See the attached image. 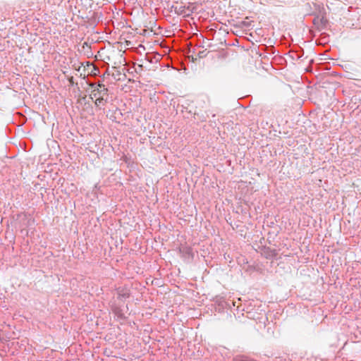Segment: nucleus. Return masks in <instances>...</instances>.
<instances>
[{
  "instance_id": "obj_1",
  "label": "nucleus",
  "mask_w": 361,
  "mask_h": 361,
  "mask_svg": "<svg viewBox=\"0 0 361 361\" xmlns=\"http://www.w3.org/2000/svg\"><path fill=\"white\" fill-rule=\"evenodd\" d=\"M179 251L182 256L187 259H192L194 257L192 248L188 245H182L179 248Z\"/></svg>"
},
{
  "instance_id": "obj_2",
  "label": "nucleus",
  "mask_w": 361,
  "mask_h": 361,
  "mask_svg": "<svg viewBox=\"0 0 361 361\" xmlns=\"http://www.w3.org/2000/svg\"><path fill=\"white\" fill-rule=\"evenodd\" d=\"M88 85L93 89L91 94L90 95V98L91 99H93L94 97H97V93H96V91H97L99 88L103 89L104 87H106V86L100 82H90Z\"/></svg>"
},
{
  "instance_id": "obj_3",
  "label": "nucleus",
  "mask_w": 361,
  "mask_h": 361,
  "mask_svg": "<svg viewBox=\"0 0 361 361\" xmlns=\"http://www.w3.org/2000/svg\"><path fill=\"white\" fill-rule=\"evenodd\" d=\"M118 299L123 300L130 297V290L126 287H118L116 289Z\"/></svg>"
},
{
  "instance_id": "obj_4",
  "label": "nucleus",
  "mask_w": 361,
  "mask_h": 361,
  "mask_svg": "<svg viewBox=\"0 0 361 361\" xmlns=\"http://www.w3.org/2000/svg\"><path fill=\"white\" fill-rule=\"evenodd\" d=\"M94 104L97 107L101 108V106H104L108 102V96L101 95L95 97Z\"/></svg>"
},
{
  "instance_id": "obj_5",
  "label": "nucleus",
  "mask_w": 361,
  "mask_h": 361,
  "mask_svg": "<svg viewBox=\"0 0 361 361\" xmlns=\"http://www.w3.org/2000/svg\"><path fill=\"white\" fill-rule=\"evenodd\" d=\"M185 7L183 6H176L174 8V11L178 15H185Z\"/></svg>"
},
{
  "instance_id": "obj_6",
  "label": "nucleus",
  "mask_w": 361,
  "mask_h": 361,
  "mask_svg": "<svg viewBox=\"0 0 361 361\" xmlns=\"http://www.w3.org/2000/svg\"><path fill=\"white\" fill-rule=\"evenodd\" d=\"M108 88L107 87H104L103 89H98L97 91H96V93H97V97L99 96H101V95H106V96H108Z\"/></svg>"
},
{
  "instance_id": "obj_7",
  "label": "nucleus",
  "mask_w": 361,
  "mask_h": 361,
  "mask_svg": "<svg viewBox=\"0 0 361 361\" xmlns=\"http://www.w3.org/2000/svg\"><path fill=\"white\" fill-rule=\"evenodd\" d=\"M252 22L251 21H245L243 20L241 22V26L242 27H244L245 29H250L251 27Z\"/></svg>"
},
{
  "instance_id": "obj_8",
  "label": "nucleus",
  "mask_w": 361,
  "mask_h": 361,
  "mask_svg": "<svg viewBox=\"0 0 361 361\" xmlns=\"http://www.w3.org/2000/svg\"><path fill=\"white\" fill-rule=\"evenodd\" d=\"M31 222H32V223L34 222V219H32V217L29 216V218L27 219V226H30Z\"/></svg>"
}]
</instances>
